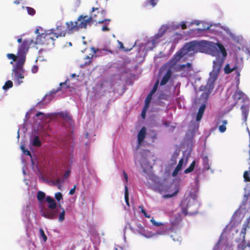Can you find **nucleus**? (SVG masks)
Returning <instances> with one entry per match:
<instances>
[{"mask_svg":"<svg viewBox=\"0 0 250 250\" xmlns=\"http://www.w3.org/2000/svg\"><path fill=\"white\" fill-rule=\"evenodd\" d=\"M54 31H55L54 28L47 31L44 30L42 27L37 28L35 31L37 34V37L35 40H24L22 44L20 45L18 49V60L15 64L13 65L12 70L13 80L16 86H19L23 83L21 80L24 78L23 73L25 72L23 65L25 62L26 54L28 50L29 46L33 43L42 44L48 45L50 48H53L54 46V41L56 38L50 37V35L53 33Z\"/></svg>","mask_w":250,"mask_h":250,"instance_id":"1","label":"nucleus"},{"mask_svg":"<svg viewBox=\"0 0 250 250\" xmlns=\"http://www.w3.org/2000/svg\"><path fill=\"white\" fill-rule=\"evenodd\" d=\"M59 116L62 120V125L68 129V134H67L60 139L59 146L62 148L64 153V158L62 162L63 170L65 171L62 176L56 175L53 176L54 182L60 185L63 183L68 178L71 173V167L74 162L73 158V147L74 145V138L72 135V129L74 123L71 117L66 113L60 112Z\"/></svg>","mask_w":250,"mask_h":250,"instance_id":"2","label":"nucleus"},{"mask_svg":"<svg viewBox=\"0 0 250 250\" xmlns=\"http://www.w3.org/2000/svg\"><path fill=\"white\" fill-rule=\"evenodd\" d=\"M198 52L215 57V60L213 62V69L209 73V78L207 82L209 88L213 89L214 83L218 78L227 55L226 49L220 42L197 40L196 53Z\"/></svg>","mask_w":250,"mask_h":250,"instance_id":"3","label":"nucleus"},{"mask_svg":"<svg viewBox=\"0 0 250 250\" xmlns=\"http://www.w3.org/2000/svg\"><path fill=\"white\" fill-rule=\"evenodd\" d=\"M37 198L41 203L44 201L47 203L46 207H42L41 209L42 216L51 220L58 219L60 223L64 221L65 211L61 204L58 203L53 197L46 196L44 192L39 191L37 192Z\"/></svg>","mask_w":250,"mask_h":250,"instance_id":"4","label":"nucleus"},{"mask_svg":"<svg viewBox=\"0 0 250 250\" xmlns=\"http://www.w3.org/2000/svg\"><path fill=\"white\" fill-rule=\"evenodd\" d=\"M198 188L196 187L194 192H190L187 197L181 202V208L183 213L185 215H193L197 213L198 209L201 206L200 202L197 200L196 192Z\"/></svg>","mask_w":250,"mask_h":250,"instance_id":"5","label":"nucleus"},{"mask_svg":"<svg viewBox=\"0 0 250 250\" xmlns=\"http://www.w3.org/2000/svg\"><path fill=\"white\" fill-rule=\"evenodd\" d=\"M170 224L168 223H162L156 221L153 218L150 219V222L154 226L160 227L159 230L156 232L159 235L167 234L168 231L175 228H179V223L182 221V217L180 214H174L170 217Z\"/></svg>","mask_w":250,"mask_h":250,"instance_id":"6","label":"nucleus"},{"mask_svg":"<svg viewBox=\"0 0 250 250\" xmlns=\"http://www.w3.org/2000/svg\"><path fill=\"white\" fill-rule=\"evenodd\" d=\"M197 50V40L192 41L185 43L183 46L177 51L170 59V62L172 64H175L183 56L187 55L188 53L193 52L196 53Z\"/></svg>","mask_w":250,"mask_h":250,"instance_id":"7","label":"nucleus"},{"mask_svg":"<svg viewBox=\"0 0 250 250\" xmlns=\"http://www.w3.org/2000/svg\"><path fill=\"white\" fill-rule=\"evenodd\" d=\"M87 16L80 15L77 20L74 22L70 21L66 22L67 28L69 31H78L80 28H85L88 24H91L93 21V18L95 15L87 18Z\"/></svg>","mask_w":250,"mask_h":250,"instance_id":"8","label":"nucleus"},{"mask_svg":"<svg viewBox=\"0 0 250 250\" xmlns=\"http://www.w3.org/2000/svg\"><path fill=\"white\" fill-rule=\"evenodd\" d=\"M152 46L150 39H147V41L144 42H141L140 41H136L132 46V48L134 47L136 48L137 52L136 57L142 58L145 57L146 55L148 50H152L149 47Z\"/></svg>","mask_w":250,"mask_h":250,"instance_id":"9","label":"nucleus"},{"mask_svg":"<svg viewBox=\"0 0 250 250\" xmlns=\"http://www.w3.org/2000/svg\"><path fill=\"white\" fill-rule=\"evenodd\" d=\"M68 81H69V80L67 79V80L64 82L61 83L59 87H58L56 89H54L52 90L49 94H46L42 99V100L37 104L36 106L39 108H44L46 105L49 103L54 98V95L58 92L61 91L63 86L66 85Z\"/></svg>","mask_w":250,"mask_h":250,"instance_id":"10","label":"nucleus"},{"mask_svg":"<svg viewBox=\"0 0 250 250\" xmlns=\"http://www.w3.org/2000/svg\"><path fill=\"white\" fill-rule=\"evenodd\" d=\"M200 89L201 91H205V92H203L201 96V98L204 99L205 102L203 103L199 108L197 114L196 116V121L197 122L200 121L203 117V114L206 108V102L208 100L210 91L212 90L209 88V86L207 85V84L206 86H201Z\"/></svg>","mask_w":250,"mask_h":250,"instance_id":"11","label":"nucleus"},{"mask_svg":"<svg viewBox=\"0 0 250 250\" xmlns=\"http://www.w3.org/2000/svg\"><path fill=\"white\" fill-rule=\"evenodd\" d=\"M203 168L201 169L200 168H196L195 170V173L196 176L194 178L195 186L197 188L199 187V179L200 178L201 173H203L206 170H210L211 173L214 172L213 169H210V165L209 164V160L207 156H204L202 157Z\"/></svg>","mask_w":250,"mask_h":250,"instance_id":"12","label":"nucleus"},{"mask_svg":"<svg viewBox=\"0 0 250 250\" xmlns=\"http://www.w3.org/2000/svg\"><path fill=\"white\" fill-rule=\"evenodd\" d=\"M169 28H170V24H164L161 26L158 33L150 39L152 44V46L149 47L150 49H153L160 42L159 39L165 35Z\"/></svg>","mask_w":250,"mask_h":250,"instance_id":"13","label":"nucleus"},{"mask_svg":"<svg viewBox=\"0 0 250 250\" xmlns=\"http://www.w3.org/2000/svg\"><path fill=\"white\" fill-rule=\"evenodd\" d=\"M51 114H45L42 112L38 111L35 117H33V122L31 123V124L35 126H41L42 124L49 118Z\"/></svg>","mask_w":250,"mask_h":250,"instance_id":"14","label":"nucleus"},{"mask_svg":"<svg viewBox=\"0 0 250 250\" xmlns=\"http://www.w3.org/2000/svg\"><path fill=\"white\" fill-rule=\"evenodd\" d=\"M32 208L29 203L23 207L22 219L25 223L30 222L34 217V213L32 211Z\"/></svg>","mask_w":250,"mask_h":250,"instance_id":"15","label":"nucleus"},{"mask_svg":"<svg viewBox=\"0 0 250 250\" xmlns=\"http://www.w3.org/2000/svg\"><path fill=\"white\" fill-rule=\"evenodd\" d=\"M30 143L32 146L40 147L42 145V141L38 130L34 129V132L30 136Z\"/></svg>","mask_w":250,"mask_h":250,"instance_id":"16","label":"nucleus"},{"mask_svg":"<svg viewBox=\"0 0 250 250\" xmlns=\"http://www.w3.org/2000/svg\"><path fill=\"white\" fill-rule=\"evenodd\" d=\"M146 136V128L143 126L141 128L137 134V145L136 147V150H137L141 146H143Z\"/></svg>","mask_w":250,"mask_h":250,"instance_id":"17","label":"nucleus"},{"mask_svg":"<svg viewBox=\"0 0 250 250\" xmlns=\"http://www.w3.org/2000/svg\"><path fill=\"white\" fill-rule=\"evenodd\" d=\"M134 162L135 165L139 164L142 168L148 164L146 157L142 153H135L134 155Z\"/></svg>","mask_w":250,"mask_h":250,"instance_id":"18","label":"nucleus"},{"mask_svg":"<svg viewBox=\"0 0 250 250\" xmlns=\"http://www.w3.org/2000/svg\"><path fill=\"white\" fill-rule=\"evenodd\" d=\"M173 74V71L170 68H168L167 69L166 73L162 77L161 81H159L160 86L165 85L168 82H170L172 80V75Z\"/></svg>","mask_w":250,"mask_h":250,"instance_id":"19","label":"nucleus"},{"mask_svg":"<svg viewBox=\"0 0 250 250\" xmlns=\"http://www.w3.org/2000/svg\"><path fill=\"white\" fill-rule=\"evenodd\" d=\"M180 223L181 222L179 223V228H175L173 229L169 230L168 233L167 234H169L170 237L172 239L173 241H180L181 240V237L178 232V231L182 227V226L181 227Z\"/></svg>","mask_w":250,"mask_h":250,"instance_id":"20","label":"nucleus"},{"mask_svg":"<svg viewBox=\"0 0 250 250\" xmlns=\"http://www.w3.org/2000/svg\"><path fill=\"white\" fill-rule=\"evenodd\" d=\"M32 109L30 110L29 111H27L26 113L25 119L24 120V124L21 125L20 126L19 130L18 131V135L17 138L18 139L20 137V134H19V131L20 130L22 131L24 133H25L27 131V128L25 127V125H26L27 121L29 119V116L30 114L32 113Z\"/></svg>","mask_w":250,"mask_h":250,"instance_id":"21","label":"nucleus"},{"mask_svg":"<svg viewBox=\"0 0 250 250\" xmlns=\"http://www.w3.org/2000/svg\"><path fill=\"white\" fill-rule=\"evenodd\" d=\"M184 163V158H182L179 161L178 164L176 167L173 172H172L171 175L172 177H174L177 176L179 172L181 171L182 169L183 165Z\"/></svg>","mask_w":250,"mask_h":250,"instance_id":"22","label":"nucleus"},{"mask_svg":"<svg viewBox=\"0 0 250 250\" xmlns=\"http://www.w3.org/2000/svg\"><path fill=\"white\" fill-rule=\"evenodd\" d=\"M55 31H53L52 34L54 35L55 38H58L59 37H64L65 35V31L63 30L61 26H57Z\"/></svg>","mask_w":250,"mask_h":250,"instance_id":"23","label":"nucleus"},{"mask_svg":"<svg viewBox=\"0 0 250 250\" xmlns=\"http://www.w3.org/2000/svg\"><path fill=\"white\" fill-rule=\"evenodd\" d=\"M242 110V115L243 120L244 122H246L247 120L248 114H249V107L247 105H242L241 107Z\"/></svg>","mask_w":250,"mask_h":250,"instance_id":"24","label":"nucleus"},{"mask_svg":"<svg viewBox=\"0 0 250 250\" xmlns=\"http://www.w3.org/2000/svg\"><path fill=\"white\" fill-rule=\"evenodd\" d=\"M218 26H219L221 28L223 29L226 33H227L228 35H229L230 38H231L233 41H236V37L235 35L232 33L230 30H229V28L225 26H221L220 23H219L217 24Z\"/></svg>","mask_w":250,"mask_h":250,"instance_id":"25","label":"nucleus"},{"mask_svg":"<svg viewBox=\"0 0 250 250\" xmlns=\"http://www.w3.org/2000/svg\"><path fill=\"white\" fill-rule=\"evenodd\" d=\"M158 235L156 232H153L151 231H148L145 229L144 231L141 234V235L146 238H150Z\"/></svg>","mask_w":250,"mask_h":250,"instance_id":"26","label":"nucleus"},{"mask_svg":"<svg viewBox=\"0 0 250 250\" xmlns=\"http://www.w3.org/2000/svg\"><path fill=\"white\" fill-rule=\"evenodd\" d=\"M152 188L154 191L162 193L164 190V186L162 183H159L153 185Z\"/></svg>","mask_w":250,"mask_h":250,"instance_id":"27","label":"nucleus"},{"mask_svg":"<svg viewBox=\"0 0 250 250\" xmlns=\"http://www.w3.org/2000/svg\"><path fill=\"white\" fill-rule=\"evenodd\" d=\"M179 155V151L176 150L171 155L170 162L171 165H175L177 162V158H178Z\"/></svg>","mask_w":250,"mask_h":250,"instance_id":"28","label":"nucleus"},{"mask_svg":"<svg viewBox=\"0 0 250 250\" xmlns=\"http://www.w3.org/2000/svg\"><path fill=\"white\" fill-rule=\"evenodd\" d=\"M196 167V161H193L189 166L184 170V173L188 174L192 172Z\"/></svg>","mask_w":250,"mask_h":250,"instance_id":"29","label":"nucleus"},{"mask_svg":"<svg viewBox=\"0 0 250 250\" xmlns=\"http://www.w3.org/2000/svg\"><path fill=\"white\" fill-rule=\"evenodd\" d=\"M160 85L159 84V78H158L152 88L150 92L149 93L150 95H152L153 96V95L155 93V92L157 91L158 88V86Z\"/></svg>","mask_w":250,"mask_h":250,"instance_id":"30","label":"nucleus"},{"mask_svg":"<svg viewBox=\"0 0 250 250\" xmlns=\"http://www.w3.org/2000/svg\"><path fill=\"white\" fill-rule=\"evenodd\" d=\"M125 203L127 206L130 207L129 202V192H128V188L127 187L126 184H125Z\"/></svg>","mask_w":250,"mask_h":250,"instance_id":"31","label":"nucleus"},{"mask_svg":"<svg viewBox=\"0 0 250 250\" xmlns=\"http://www.w3.org/2000/svg\"><path fill=\"white\" fill-rule=\"evenodd\" d=\"M181 68L184 70L190 71L192 69V64L190 62H187L186 64H182Z\"/></svg>","mask_w":250,"mask_h":250,"instance_id":"32","label":"nucleus"},{"mask_svg":"<svg viewBox=\"0 0 250 250\" xmlns=\"http://www.w3.org/2000/svg\"><path fill=\"white\" fill-rule=\"evenodd\" d=\"M13 85V82L11 80H8L5 82L4 85L2 86V89L4 91H7L9 88H11Z\"/></svg>","mask_w":250,"mask_h":250,"instance_id":"33","label":"nucleus"},{"mask_svg":"<svg viewBox=\"0 0 250 250\" xmlns=\"http://www.w3.org/2000/svg\"><path fill=\"white\" fill-rule=\"evenodd\" d=\"M39 235L40 239H42L44 242L46 241L47 237L45 235L44 230L42 228H40L39 229Z\"/></svg>","mask_w":250,"mask_h":250,"instance_id":"34","label":"nucleus"},{"mask_svg":"<svg viewBox=\"0 0 250 250\" xmlns=\"http://www.w3.org/2000/svg\"><path fill=\"white\" fill-rule=\"evenodd\" d=\"M22 8L23 9L26 8L27 10L28 14L30 16H33L35 14L36 11H35V10L33 8H32L30 7H28V6L24 7L23 6L22 7Z\"/></svg>","mask_w":250,"mask_h":250,"instance_id":"35","label":"nucleus"},{"mask_svg":"<svg viewBox=\"0 0 250 250\" xmlns=\"http://www.w3.org/2000/svg\"><path fill=\"white\" fill-rule=\"evenodd\" d=\"M212 26L211 25L210 26H208L206 28L204 27L203 28H197L196 30L197 31V33L199 34L204 33L205 32L207 31L208 30H213V29L211 28Z\"/></svg>","mask_w":250,"mask_h":250,"instance_id":"36","label":"nucleus"},{"mask_svg":"<svg viewBox=\"0 0 250 250\" xmlns=\"http://www.w3.org/2000/svg\"><path fill=\"white\" fill-rule=\"evenodd\" d=\"M227 229V227H226L224 229H223V231L222 233V234H221L220 237H219V240L218 241V242L216 243V244L215 245V246H214L213 250H218L219 249V243H220L221 241L222 240V235H223V233H224L226 231V230Z\"/></svg>","mask_w":250,"mask_h":250,"instance_id":"37","label":"nucleus"},{"mask_svg":"<svg viewBox=\"0 0 250 250\" xmlns=\"http://www.w3.org/2000/svg\"><path fill=\"white\" fill-rule=\"evenodd\" d=\"M158 0H147L145 2V5L147 6L149 4L154 7L156 5Z\"/></svg>","mask_w":250,"mask_h":250,"instance_id":"38","label":"nucleus"},{"mask_svg":"<svg viewBox=\"0 0 250 250\" xmlns=\"http://www.w3.org/2000/svg\"><path fill=\"white\" fill-rule=\"evenodd\" d=\"M118 42L119 44L120 49L124 50L125 52H127L131 51L132 49V47H130L129 48H125L124 46V44L121 42H120L119 41Z\"/></svg>","mask_w":250,"mask_h":250,"instance_id":"39","label":"nucleus"},{"mask_svg":"<svg viewBox=\"0 0 250 250\" xmlns=\"http://www.w3.org/2000/svg\"><path fill=\"white\" fill-rule=\"evenodd\" d=\"M63 199V196L62 194L60 192H58L55 194V200L57 201L58 202H59L61 200H62Z\"/></svg>","mask_w":250,"mask_h":250,"instance_id":"40","label":"nucleus"},{"mask_svg":"<svg viewBox=\"0 0 250 250\" xmlns=\"http://www.w3.org/2000/svg\"><path fill=\"white\" fill-rule=\"evenodd\" d=\"M129 228L132 232H135V229H133L131 226L130 225V224H129L128 223H127L125 227H124V239L125 240L126 239V237H125V231H126V229H127V228Z\"/></svg>","mask_w":250,"mask_h":250,"instance_id":"41","label":"nucleus"},{"mask_svg":"<svg viewBox=\"0 0 250 250\" xmlns=\"http://www.w3.org/2000/svg\"><path fill=\"white\" fill-rule=\"evenodd\" d=\"M122 178V180L124 181V186H125V184H126V185H127L128 177L127 174L125 171L123 172Z\"/></svg>","mask_w":250,"mask_h":250,"instance_id":"42","label":"nucleus"},{"mask_svg":"<svg viewBox=\"0 0 250 250\" xmlns=\"http://www.w3.org/2000/svg\"><path fill=\"white\" fill-rule=\"evenodd\" d=\"M137 229L136 230L141 235V234L144 231L145 229L140 223H137Z\"/></svg>","mask_w":250,"mask_h":250,"instance_id":"43","label":"nucleus"},{"mask_svg":"<svg viewBox=\"0 0 250 250\" xmlns=\"http://www.w3.org/2000/svg\"><path fill=\"white\" fill-rule=\"evenodd\" d=\"M224 71L225 74H229L232 71V69L230 68L229 64H227L224 68Z\"/></svg>","mask_w":250,"mask_h":250,"instance_id":"44","label":"nucleus"},{"mask_svg":"<svg viewBox=\"0 0 250 250\" xmlns=\"http://www.w3.org/2000/svg\"><path fill=\"white\" fill-rule=\"evenodd\" d=\"M21 149L22 150V153L24 154L28 155V156H30V157H31L30 152L28 149H27L25 148L24 145H21Z\"/></svg>","mask_w":250,"mask_h":250,"instance_id":"45","label":"nucleus"},{"mask_svg":"<svg viewBox=\"0 0 250 250\" xmlns=\"http://www.w3.org/2000/svg\"><path fill=\"white\" fill-rule=\"evenodd\" d=\"M139 208H141V213L146 217L149 218H150V215H148L145 209L142 206H139Z\"/></svg>","mask_w":250,"mask_h":250,"instance_id":"46","label":"nucleus"},{"mask_svg":"<svg viewBox=\"0 0 250 250\" xmlns=\"http://www.w3.org/2000/svg\"><path fill=\"white\" fill-rule=\"evenodd\" d=\"M177 192H178V191H174L172 194H166L163 195V197L165 199H167V198L172 197L175 196L177 194Z\"/></svg>","mask_w":250,"mask_h":250,"instance_id":"47","label":"nucleus"},{"mask_svg":"<svg viewBox=\"0 0 250 250\" xmlns=\"http://www.w3.org/2000/svg\"><path fill=\"white\" fill-rule=\"evenodd\" d=\"M246 231V228L245 227H243L241 231L240 237H242L244 241H245Z\"/></svg>","mask_w":250,"mask_h":250,"instance_id":"48","label":"nucleus"},{"mask_svg":"<svg viewBox=\"0 0 250 250\" xmlns=\"http://www.w3.org/2000/svg\"><path fill=\"white\" fill-rule=\"evenodd\" d=\"M86 59L87 60H89L88 61L85 62L83 64H81V67L82 68H83V67H84L85 66L88 65L91 62V60L92 59V57L90 58L89 56H87L86 57Z\"/></svg>","mask_w":250,"mask_h":250,"instance_id":"49","label":"nucleus"},{"mask_svg":"<svg viewBox=\"0 0 250 250\" xmlns=\"http://www.w3.org/2000/svg\"><path fill=\"white\" fill-rule=\"evenodd\" d=\"M180 27V25L179 23H176L175 22H172L171 24H170V28L171 27L173 29H178Z\"/></svg>","mask_w":250,"mask_h":250,"instance_id":"50","label":"nucleus"},{"mask_svg":"<svg viewBox=\"0 0 250 250\" xmlns=\"http://www.w3.org/2000/svg\"><path fill=\"white\" fill-rule=\"evenodd\" d=\"M152 97L153 96L152 95H150V94L148 93V94L145 99V103L147 104H150V102L152 100Z\"/></svg>","mask_w":250,"mask_h":250,"instance_id":"51","label":"nucleus"},{"mask_svg":"<svg viewBox=\"0 0 250 250\" xmlns=\"http://www.w3.org/2000/svg\"><path fill=\"white\" fill-rule=\"evenodd\" d=\"M218 129L220 132L223 133L226 131V127L225 125H219Z\"/></svg>","mask_w":250,"mask_h":250,"instance_id":"52","label":"nucleus"},{"mask_svg":"<svg viewBox=\"0 0 250 250\" xmlns=\"http://www.w3.org/2000/svg\"><path fill=\"white\" fill-rule=\"evenodd\" d=\"M167 96L165 93H161L158 96L159 100H167Z\"/></svg>","mask_w":250,"mask_h":250,"instance_id":"53","label":"nucleus"},{"mask_svg":"<svg viewBox=\"0 0 250 250\" xmlns=\"http://www.w3.org/2000/svg\"><path fill=\"white\" fill-rule=\"evenodd\" d=\"M6 56L8 59L12 60L13 61H14L16 58L15 55L12 53H8L6 55Z\"/></svg>","mask_w":250,"mask_h":250,"instance_id":"54","label":"nucleus"},{"mask_svg":"<svg viewBox=\"0 0 250 250\" xmlns=\"http://www.w3.org/2000/svg\"><path fill=\"white\" fill-rule=\"evenodd\" d=\"M157 104L163 107L167 106V104H165L164 102L162 101L161 100L159 99L157 101Z\"/></svg>","mask_w":250,"mask_h":250,"instance_id":"55","label":"nucleus"},{"mask_svg":"<svg viewBox=\"0 0 250 250\" xmlns=\"http://www.w3.org/2000/svg\"><path fill=\"white\" fill-rule=\"evenodd\" d=\"M245 242H246L245 240V241H244L242 240V242L238 245V248L242 250H244L246 247Z\"/></svg>","mask_w":250,"mask_h":250,"instance_id":"56","label":"nucleus"},{"mask_svg":"<svg viewBox=\"0 0 250 250\" xmlns=\"http://www.w3.org/2000/svg\"><path fill=\"white\" fill-rule=\"evenodd\" d=\"M187 21H183L179 23V24L180 25V27H181L182 29H185L187 28Z\"/></svg>","mask_w":250,"mask_h":250,"instance_id":"57","label":"nucleus"},{"mask_svg":"<svg viewBox=\"0 0 250 250\" xmlns=\"http://www.w3.org/2000/svg\"><path fill=\"white\" fill-rule=\"evenodd\" d=\"M97 11V13H100V11L99 10V8H95V7H93L92 8V10L91 11V16L90 17H92V16L93 15H96V17L97 16V15L96 14V13H93L95 11Z\"/></svg>","mask_w":250,"mask_h":250,"instance_id":"58","label":"nucleus"},{"mask_svg":"<svg viewBox=\"0 0 250 250\" xmlns=\"http://www.w3.org/2000/svg\"><path fill=\"white\" fill-rule=\"evenodd\" d=\"M38 66L36 65H34L32 68L31 71L33 73L35 74L38 72Z\"/></svg>","mask_w":250,"mask_h":250,"instance_id":"59","label":"nucleus"},{"mask_svg":"<svg viewBox=\"0 0 250 250\" xmlns=\"http://www.w3.org/2000/svg\"><path fill=\"white\" fill-rule=\"evenodd\" d=\"M76 188V186L75 185L74 186V187L69 190V194L73 195L75 192Z\"/></svg>","mask_w":250,"mask_h":250,"instance_id":"60","label":"nucleus"},{"mask_svg":"<svg viewBox=\"0 0 250 250\" xmlns=\"http://www.w3.org/2000/svg\"><path fill=\"white\" fill-rule=\"evenodd\" d=\"M221 123H223L222 125H225L226 126V125L228 124V121L226 120H220L218 121V122H217L218 125H220Z\"/></svg>","mask_w":250,"mask_h":250,"instance_id":"61","label":"nucleus"},{"mask_svg":"<svg viewBox=\"0 0 250 250\" xmlns=\"http://www.w3.org/2000/svg\"><path fill=\"white\" fill-rule=\"evenodd\" d=\"M146 111L145 109H143L141 112V117L143 119H145L146 117Z\"/></svg>","mask_w":250,"mask_h":250,"instance_id":"62","label":"nucleus"},{"mask_svg":"<svg viewBox=\"0 0 250 250\" xmlns=\"http://www.w3.org/2000/svg\"><path fill=\"white\" fill-rule=\"evenodd\" d=\"M200 24V21L198 20H194L192 21L190 23L189 25H191L193 24H196L197 25H198Z\"/></svg>","mask_w":250,"mask_h":250,"instance_id":"63","label":"nucleus"},{"mask_svg":"<svg viewBox=\"0 0 250 250\" xmlns=\"http://www.w3.org/2000/svg\"><path fill=\"white\" fill-rule=\"evenodd\" d=\"M238 214V210L236 211L232 216V219H233L234 220H236V221H237L238 219H237V217Z\"/></svg>","mask_w":250,"mask_h":250,"instance_id":"64","label":"nucleus"}]
</instances>
